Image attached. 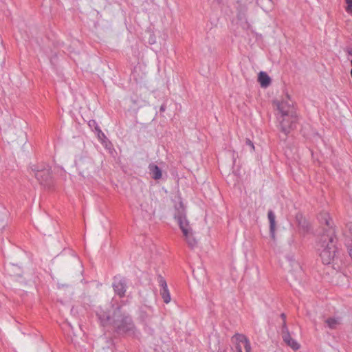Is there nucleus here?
<instances>
[{"label": "nucleus", "mask_w": 352, "mask_h": 352, "mask_svg": "<svg viewBox=\"0 0 352 352\" xmlns=\"http://www.w3.org/2000/svg\"><path fill=\"white\" fill-rule=\"evenodd\" d=\"M321 223H324L327 228H323L317 243V251L324 265H332L336 270H340L342 265L340 252L337 247V238L331 227V219L327 213L320 214Z\"/></svg>", "instance_id": "1"}, {"label": "nucleus", "mask_w": 352, "mask_h": 352, "mask_svg": "<svg viewBox=\"0 0 352 352\" xmlns=\"http://www.w3.org/2000/svg\"><path fill=\"white\" fill-rule=\"evenodd\" d=\"M96 315L102 326L111 325L118 334L136 336L135 327L131 316L123 311L120 306L113 307L112 313L107 309L99 307Z\"/></svg>", "instance_id": "2"}, {"label": "nucleus", "mask_w": 352, "mask_h": 352, "mask_svg": "<svg viewBox=\"0 0 352 352\" xmlns=\"http://www.w3.org/2000/svg\"><path fill=\"white\" fill-rule=\"evenodd\" d=\"M174 216L177 220L178 224L182 231L186 243L189 247L193 248L196 245L197 241L193 237L192 229L186 218L185 208L182 202H179L178 205L175 206V213Z\"/></svg>", "instance_id": "3"}, {"label": "nucleus", "mask_w": 352, "mask_h": 352, "mask_svg": "<svg viewBox=\"0 0 352 352\" xmlns=\"http://www.w3.org/2000/svg\"><path fill=\"white\" fill-rule=\"evenodd\" d=\"M32 170L34 173L35 177L41 184H47L52 178L51 168L48 166L33 165L31 166Z\"/></svg>", "instance_id": "4"}, {"label": "nucleus", "mask_w": 352, "mask_h": 352, "mask_svg": "<svg viewBox=\"0 0 352 352\" xmlns=\"http://www.w3.org/2000/svg\"><path fill=\"white\" fill-rule=\"evenodd\" d=\"M274 103L281 115L290 116L292 118H294V116H296L294 103L288 94L285 96V98L281 102L276 101Z\"/></svg>", "instance_id": "5"}, {"label": "nucleus", "mask_w": 352, "mask_h": 352, "mask_svg": "<svg viewBox=\"0 0 352 352\" xmlns=\"http://www.w3.org/2000/svg\"><path fill=\"white\" fill-rule=\"evenodd\" d=\"M281 131L287 135L292 130L296 128L297 116L292 118L290 116L281 115L278 118Z\"/></svg>", "instance_id": "6"}, {"label": "nucleus", "mask_w": 352, "mask_h": 352, "mask_svg": "<svg viewBox=\"0 0 352 352\" xmlns=\"http://www.w3.org/2000/svg\"><path fill=\"white\" fill-rule=\"evenodd\" d=\"M75 164L82 177L89 175V170L93 167L92 160L87 157L80 156L75 161Z\"/></svg>", "instance_id": "7"}, {"label": "nucleus", "mask_w": 352, "mask_h": 352, "mask_svg": "<svg viewBox=\"0 0 352 352\" xmlns=\"http://www.w3.org/2000/svg\"><path fill=\"white\" fill-rule=\"evenodd\" d=\"M126 284L127 283L125 278L119 275L114 276L112 287L115 293L120 298L125 296L127 287Z\"/></svg>", "instance_id": "8"}, {"label": "nucleus", "mask_w": 352, "mask_h": 352, "mask_svg": "<svg viewBox=\"0 0 352 352\" xmlns=\"http://www.w3.org/2000/svg\"><path fill=\"white\" fill-rule=\"evenodd\" d=\"M158 283L159 285L161 287L160 289V295L165 303H168L170 301V295L169 290L167 287L166 281L165 279L161 276H158Z\"/></svg>", "instance_id": "9"}, {"label": "nucleus", "mask_w": 352, "mask_h": 352, "mask_svg": "<svg viewBox=\"0 0 352 352\" xmlns=\"http://www.w3.org/2000/svg\"><path fill=\"white\" fill-rule=\"evenodd\" d=\"M296 221L298 226L300 232L305 233L309 230V223L305 218L301 214H297L296 216Z\"/></svg>", "instance_id": "10"}, {"label": "nucleus", "mask_w": 352, "mask_h": 352, "mask_svg": "<svg viewBox=\"0 0 352 352\" xmlns=\"http://www.w3.org/2000/svg\"><path fill=\"white\" fill-rule=\"evenodd\" d=\"M282 338L287 345L290 346L293 350L296 351L300 348V344L291 337L289 333L283 334Z\"/></svg>", "instance_id": "11"}, {"label": "nucleus", "mask_w": 352, "mask_h": 352, "mask_svg": "<svg viewBox=\"0 0 352 352\" xmlns=\"http://www.w3.org/2000/svg\"><path fill=\"white\" fill-rule=\"evenodd\" d=\"M246 8L245 6L240 7L238 10L237 18L243 28H248L249 25L245 17Z\"/></svg>", "instance_id": "12"}, {"label": "nucleus", "mask_w": 352, "mask_h": 352, "mask_svg": "<svg viewBox=\"0 0 352 352\" xmlns=\"http://www.w3.org/2000/svg\"><path fill=\"white\" fill-rule=\"evenodd\" d=\"M148 170L153 179L157 180L162 177V170L156 164H151L148 166Z\"/></svg>", "instance_id": "13"}, {"label": "nucleus", "mask_w": 352, "mask_h": 352, "mask_svg": "<svg viewBox=\"0 0 352 352\" xmlns=\"http://www.w3.org/2000/svg\"><path fill=\"white\" fill-rule=\"evenodd\" d=\"M268 219L270 221V232L271 237L274 239H275V227H276V221H275V214L273 211L270 210L267 213Z\"/></svg>", "instance_id": "14"}, {"label": "nucleus", "mask_w": 352, "mask_h": 352, "mask_svg": "<svg viewBox=\"0 0 352 352\" xmlns=\"http://www.w3.org/2000/svg\"><path fill=\"white\" fill-rule=\"evenodd\" d=\"M258 80L262 87H267L271 83V79L267 73L261 72L258 74Z\"/></svg>", "instance_id": "15"}, {"label": "nucleus", "mask_w": 352, "mask_h": 352, "mask_svg": "<svg viewBox=\"0 0 352 352\" xmlns=\"http://www.w3.org/2000/svg\"><path fill=\"white\" fill-rule=\"evenodd\" d=\"M327 326L331 329H336L340 324V318H329L324 320Z\"/></svg>", "instance_id": "16"}, {"label": "nucleus", "mask_w": 352, "mask_h": 352, "mask_svg": "<svg viewBox=\"0 0 352 352\" xmlns=\"http://www.w3.org/2000/svg\"><path fill=\"white\" fill-rule=\"evenodd\" d=\"M349 234L347 236L348 241H346V245L349 250V254L352 258V224L349 226Z\"/></svg>", "instance_id": "17"}, {"label": "nucleus", "mask_w": 352, "mask_h": 352, "mask_svg": "<svg viewBox=\"0 0 352 352\" xmlns=\"http://www.w3.org/2000/svg\"><path fill=\"white\" fill-rule=\"evenodd\" d=\"M232 340H235L237 344H239V343H246V342H248L249 340L248 338L242 334L236 333L232 337Z\"/></svg>", "instance_id": "18"}, {"label": "nucleus", "mask_w": 352, "mask_h": 352, "mask_svg": "<svg viewBox=\"0 0 352 352\" xmlns=\"http://www.w3.org/2000/svg\"><path fill=\"white\" fill-rule=\"evenodd\" d=\"M219 342L217 338H215L214 343L210 342V347L213 351L220 352L221 348L219 346Z\"/></svg>", "instance_id": "19"}, {"label": "nucleus", "mask_w": 352, "mask_h": 352, "mask_svg": "<svg viewBox=\"0 0 352 352\" xmlns=\"http://www.w3.org/2000/svg\"><path fill=\"white\" fill-rule=\"evenodd\" d=\"M289 333V329L287 328L286 321H283L281 327V335L286 334Z\"/></svg>", "instance_id": "20"}, {"label": "nucleus", "mask_w": 352, "mask_h": 352, "mask_svg": "<svg viewBox=\"0 0 352 352\" xmlns=\"http://www.w3.org/2000/svg\"><path fill=\"white\" fill-rule=\"evenodd\" d=\"M95 129L96 131H98V137L100 140H103V139H105L106 138V136L104 134V133L100 129V128L96 126L95 127Z\"/></svg>", "instance_id": "21"}, {"label": "nucleus", "mask_w": 352, "mask_h": 352, "mask_svg": "<svg viewBox=\"0 0 352 352\" xmlns=\"http://www.w3.org/2000/svg\"><path fill=\"white\" fill-rule=\"evenodd\" d=\"M346 10L348 13L352 14V0H346Z\"/></svg>", "instance_id": "22"}, {"label": "nucleus", "mask_w": 352, "mask_h": 352, "mask_svg": "<svg viewBox=\"0 0 352 352\" xmlns=\"http://www.w3.org/2000/svg\"><path fill=\"white\" fill-rule=\"evenodd\" d=\"M245 144H246V145L250 146V148L251 151L254 150V143L250 139H246Z\"/></svg>", "instance_id": "23"}, {"label": "nucleus", "mask_w": 352, "mask_h": 352, "mask_svg": "<svg viewBox=\"0 0 352 352\" xmlns=\"http://www.w3.org/2000/svg\"><path fill=\"white\" fill-rule=\"evenodd\" d=\"M289 261L293 263V265L296 267V270L299 271V272H302L301 267H300L298 263L296 262L293 258H289Z\"/></svg>", "instance_id": "24"}, {"label": "nucleus", "mask_w": 352, "mask_h": 352, "mask_svg": "<svg viewBox=\"0 0 352 352\" xmlns=\"http://www.w3.org/2000/svg\"><path fill=\"white\" fill-rule=\"evenodd\" d=\"M288 244L289 245L296 244V237L294 235H292L291 238L288 240Z\"/></svg>", "instance_id": "25"}, {"label": "nucleus", "mask_w": 352, "mask_h": 352, "mask_svg": "<svg viewBox=\"0 0 352 352\" xmlns=\"http://www.w3.org/2000/svg\"><path fill=\"white\" fill-rule=\"evenodd\" d=\"M244 347L245 352H251V346L249 341L244 344Z\"/></svg>", "instance_id": "26"}, {"label": "nucleus", "mask_w": 352, "mask_h": 352, "mask_svg": "<svg viewBox=\"0 0 352 352\" xmlns=\"http://www.w3.org/2000/svg\"><path fill=\"white\" fill-rule=\"evenodd\" d=\"M234 352H242L241 346L239 344H236L235 351Z\"/></svg>", "instance_id": "27"}, {"label": "nucleus", "mask_w": 352, "mask_h": 352, "mask_svg": "<svg viewBox=\"0 0 352 352\" xmlns=\"http://www.w3.org/2000/svg\"><path fill=\"white\" fill-rule=\"evenodd\" d=\"M280 318L283 319V321H286V316H285V314H283H283H280Z\"/></svg>", "instance_id": "28"}, {"label": "nucleus", "mask_w": 352, "mask_h": 352, "mask_svg": "<svg viewBox=\"0 0 352 352\" xmlns=\"http://www.w3.org/2000/svg\"><path fill=\"white\" fill-rule=\"evenodd\" d=\"M67 287L68 285H64V284H60V283H58V288H61V287Z\"/></svg>", "instance_id": "29"}, {"label": "nucleus", "mask_w": 352, "mask_h": 352, "mask_svg": "<svg viewBox=\"0 0 352 352\" xmlns=\"http://www.w3.org/2000/svg\"><path fill=\"white\" fill-rule=\"evenodd\" d=\"M347 53H348L349 55L352 56V49H348L347 50Z\"/></svg>", "instance_id": "30"}, {"label": "nucleus", "mask_w": 352, "mask_h": 352, "mask_svg": "<svg viewBox=\"0 0 352 352\" xmlns=\"http://www.w3.org/2000/svg\"><path fill=\"white\" fill-rule=\"evenodd\" d=\"M165 111V106L162 104L160 107V111Z\"/></svg>", "instance_id": "31"}, {"label": "nucleus", "mask_w": 352, "mask_h": 352, "mask_svg": "<svg viewBox=\"0 0 352 352\" xmlns=\"http://www.w3.org/2000/svg\"><path fill=\"white\" fill-rule=\"evenodd\" d=\"M217 1V3H220L221 0H216Z\"/></svg>", "instance_id": "32"}]
</instances>
